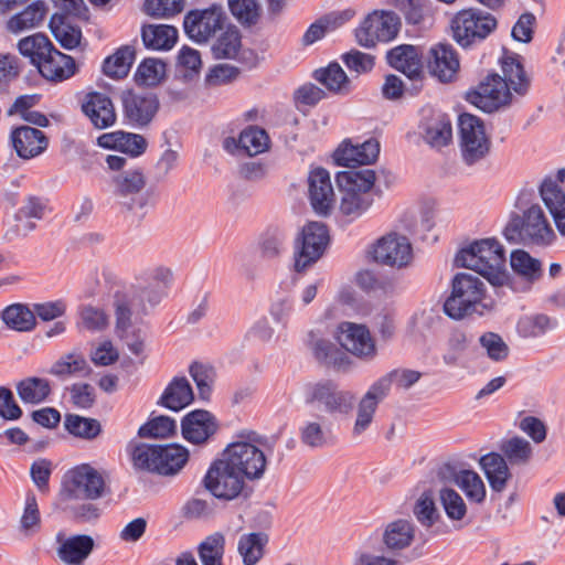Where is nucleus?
<instances>
[{
    "mask_svg": "<svg viewBox=\"0 0 565 565\" xmlns=\"http://www.w3.org/2000/svg\"><path fill=\"white\" fill-rule=\"evenodd\" d=\"M504 77L498 73L488 74L477 87L466 93V100L484 113H493L511 100L510 87L524 95L530 86L524 67L514 57H508L502 63Z\"/></svg>",
    "mask_w": 565,
    "mask_h": 565,
    "instance_id": "nucleus-1",
    "label": "nucleus"
},
{
    "mask_svg": "<svg viewBox=\"0 0 565 565\" xmlns=\"http://www.w3.org/2000/svg\"><path fill=\"white\" fill-rule=\"evenodd\" d=\"M455 266L469 268L480 274L497 287L508 284L505 250L495 238H482L461 248L455 257Z\"/></svg>",
    "mask_w": 565,
    "mask_h": 565,
    "instance_id": "nucleus-2",
    "label": "nucleus"
},
{
    "mask_svg": "<svg viewBox=\"0 0 565 565\" xmlns=\"http://www.w3.org/2000/svg\"><path fill=\"white\" fill-rule=\"evenodd\" d=\"M238 437V441L226 447L223 458L244 478L258 480L267 466L265 451L271 452L276 441L254 430H242Z\"/></svg>",
    "mask_w": 565,
    "mask_h": 565,
    "instance_id": "nucleus-3",
    "label": "nucleus"
},
{
    "mask_svg": "<svg viewBox=\"0 0 565 565\" xmlns=\"http://www.w3.org/2000/svg\"><path fill=\"white\" fill-rule=\"evenodd\" d=\"M337 185L342 194L340 212L349 222L362 216L373 204L371 192L375 182L372 169H351L340 171L335 175Z\"/></svg>",
    "mask_w": 565,
    "mask_h": 565,
    "instance_id": "nucleus-4",
    "label": "nucleus"
},
{
    "mask_svg": "<svg viewBox=\"0 0 565 565\" xmlns=\"http://www.w3.org/2000/svg\"><path fill=\"white\" fill-rule=\"evenodd\" d=\"M132 466L137 470L163 477L178 475L189 460V450L179 444H136L130 450Z\"/></svg>",
    "mask_w": 565,
    "mask_h": 565,
    "instance_id": "nucleus-5",
    "label": "nucleus"
},
{
    "mask_svg": "<svg viewBox=\"0 0 565 565\" xmlns=\"http://www.w3.org/2000/svg\"><path fill=\"white\" fill-rule=\"evenodd\" d=\"M422 377V373L409 369H396L374 382L358 404L352 434L360 436L372 424L379 404L387 396L392 383L409 388Z\"/></svg>",
    "mask_w": 565,
    "mask_h": 565,
    "instance_id": "nucleus-6",
    "label": "nucleus"
},
{
    "mask_svg": "<svg viewBox=\"0 0 565 565\" xmlns=\"http://www.w3.org/2000/svg\"><path fill=\"white\" fill-rule=\"evenodd\" d=\"M486 287L475 275L458 273L451 281V294L444 303L445 313L456 320L473 313L483 315L491 305L483 302Z\"/></svg>",
    "mask_w": 565,
    "mask_h": 565,
    "instance_id": "nucleus-7",
    "label": "nucleus"
},
{
    "mask_svg": "<svg viewBox=\"0 0 565 565\" xmlns=\"http://www.w3.org/2000/svg\"><path fill=\"white\" fill-rule=\"evenodd\" d=\"M503 236L509 243L526 246H548L556 237L539 204H532L523 215L513 213L503 230Z\"/></svg>",
    "mask_w": 565,
    "mask_h": 565,
    "instance_id": "nucleus-8",
    "label": "nucleus"
},
{
    "mask_svg": "<svg viewBox=\"0 0 565 565\" xmlns=\"http://www.w3.org/2000/svg\"><path fill=\"white\" fill-rule=\"evenodd\" d=\"M303 402L328 415H347L354 406L355 397L350 391L340 388L329 379L307 383L303 387Z\"/></svg>",
    "mask_w": 565,
    "mask_h": 565,
    "instance_id": "nucleus-9",
    "label": "nucleus"
},
{
    "mask_svg": "<svg viewBox=\"0 0 565 565\" xmlns=\"http://www.w3.org/2000/svg\"><path fill=\"white\" fill-rule=\"evenodd\" d=\"M498 26L497 19L477 8L458 11L450 21L454 40L463 49L483 42Z\"/></svg>",
    "mask_w": 565,
    "mask_h": 565,
    "instance_id": "nucleus-10",
    "label": "nucleus"
},
{
    "mask_svg": "<svg viewBox=\"0 0 565 565\" xmlns=\"http://www.w3.org/2000/svg\"><path fill=\"white\" fill-rule=\"evenodd\" d=\"M107 490L103 475L89 463L68 470L63 479L62 493L68 500L95 501Z\"/></svg>",
    "mask_w": 565,
    "mask_h": 565,
    "instance_id": "nucleus-11",
    "label": "nucleus"
},
{
    "mask_svg": "<svg viewBox=\"0 0 565 565\" xmlns=\"http://www.w3.org/2000/svg\"><path fill=\"white\" fill-rule=\"evenodd\" d=\"M462 159L472 166L487 157L491 141L484 131L483 121L471 114L463 113L458 118Z\"/></svg>",
    "mask_w": 565,
    "mask_h": 565,
    "instance_id": "nucleus-12",
    "label": "nucleus"
},
{
    "mask_svg": "<svg viewBox=\"0 0 565 565\" xmlns=\"http://www.w3.org/2000/svg\"><path fill=\"white\" fill-rule=\"evenodd\" d=\"M226 13L222 6L212 4L206 9L189 11L183 19L185 34L196 43H206L226 25Z\"/></svg>",
    "mask_w": 565,
    "mask_h": 565,
    "instance_id": "nucleus-13",
    "label": "nucleus"
},
{
    "mask_svg": "<svg viewBox=\"0 0 565 565\" xmlns=\"http://www.w3.org/2000/svg\"><path fill=\"white\" fill-rule=\"evenodd\" d=\"M401 26L399 17L393 11H373L355 30L360 45L373 47L377 42H390L396 38Z\"/></svg>",
    "mask_w": 565,
    "mask_h": 565,
    "instance_id": "nucleus-14",
    "label": "nucleus"
},
{
    "mask_svg": "<svg viewBox=\"0 0 565 565\" xmlns=\"http://www.w3.org/2000/svg\"><path fill=\"white\" fill-rule=\"evenodd\" d=\"M329 241V230L323 223L310 222L305 225L300 237L296 242V270L302 271L320 259L326 252Z\"/></svg>",
    "mask_w": 565,
    "mask_h": 565,
    "instance_id": "nucleus-15",
    "label": "nucleus"
},
{
    "mask_svg": "<svg viewBox=\"0 0 565 565\" xmlns=\"http://www.w3.org/2000/svg\"><path fill=\"white\" fill-rule=\"evenodd\" d=\"M203 481L213 497L223 500L237 498L245 486L244 477L224 458L212 462Z\"/></svg>",
    "mask_w": 565,
    "mask_h": 565,
    "instance_id": "nucleus-16",
    "label": "nucleus"
},
{
    "mask_svg": "<svg viewBox=\"0 0 565 565\" xmlns=\"http://www.w3.org/2000/svg\"><path fill=\"white\" fill-rule=\"evenodd\" d=\"M125 122L132 128H145L159 110V99L152 93H137L126 89L120 94Z\"/></svg>",
    "mask_w": 565,
    "mask_h": 565,
    "instance_id": "nucleus-17",
    "label": "nucleus"
},
{
    "mask_svg": "<svg viewBox=\"0 0 565 565\" xmlns=\"http://www.w3.org/2000/svg\"><path fill=\"white\" fill-rule=\"evenodd\" d=\"M337 340L340 345L360 359L371 360L376 354V347L369 329L363 324L342 322L338 327Z\"/></svg>",
    "mask_w": 565,
    "mask_h": 565,
    "instance_id": "nucleus-18",
    "label": "nucleus"
},
{
    "mask_svg": "<svg viewBox=\"0 0 565 565\" xmlns=\"http://www.w3.org/2000/svg\"><path fill=\"white\" fill-rule=\"evenodd\" d=\"M218 429V420L211 412L205 409H194L181 420L182 437L193 445L207 444Z\"/></svg>",
    "mask_w": 565,
    "mask_h": 565,
    "instance_id": "nucleus-19",
    "label": "nucleus"
},
{
    "mask_svg": "<svg viewBox=\"0 0 565 565\" xmlns=\"http://www.w3.org/2000/svg\"><path fill=\"white\" fill-rule=\"evenodd\" d=\"M412 257L413 249L408 238L396 233L379 239L373 249L374 260L391 267H405L409 264Z\"/></svg>",
    "mask_w": 565,
    "mask_h": 565,
    "instance_id": "nucleus-20",
    "label": "nucleus"
},
{
    "mask_svg": "<svg viewBox=\"0 0 565 565\" xmlns=\"http://www.w3.org/2000/svg\"><path fill=\"white\" fill-rule=\"evenodd\" d=\"M427 67L429 74L440 83H451L460 67L458 53L451 44L438 43L429 50Z\"/></svg>",
    "mask_w": 565,
    "mask_h": 565,
    "instance_id": "nucleus-21",
    "label": "nucleus"
},
{
    "mask_svg": "<svg viewBox=\"0 0 565 565\" xmlns=\"http://www.w3.org/2000/svg\"><path fill=\"white\" fill-rule=\"evenodd\" d=\"M10 142L21 159H33L42 154L49 147L47 136L36 127L21 125L10 132Z\"/></svg>",
    "mask_w": 565,
    "mask_h": 565,
    "instance_id": "nucleus-22",
    "label": "nucleus"
},
{
    "mask_svg": "<svg viewBox=\"0 0 565 565\" xmlns=\"http://www.w3.org/2000/svg\"><path fill=\"white\" fill-rule=\"evenodd\" d=\"M380 154V143L371 138L361 145L344 141L334 152V163L339 167L354 168L375 162Z\"/></svg>",
    "mask_w": 565,
    "mask_h": 565,
    "instance_id": "nucleus-23",
    "label": "nucleus"
},
{
    "mask_svg": "<svg viewBox=\"0 0 565 565\" xmlns=\"http://www.w3.org/2000/svg\"><path fill=\"white\" fill-rule=\"evenodd\" d=\"M82 110L97 129H107L116 124L117 113L114 103L104 93L90 92L86 94Z\"/></svg>",
    "mask_w": 565,
    "mask_h": 565,
    "instance_id": "nucleus-24",
    "label": "nucleus"
},
{
    "mask_svg": "<svg viewBox=\"0 0 565 565\" xmlns=\"http://www.w3.org/2000/svg\"><path fill=\"white\" fill-rule=\"evenodd\" d=\"M116 193L121 198H130L124 202L128 210L145 209L150 204V193H141L146 185V179L140 170L125 172L115 179Z\"/></svg>",
    "mask_w": 565,
    "mask_h": 565,
    "instance_id": "nucleus-25",
    "label": "nucleus"
},
{
    "mask_svg": "<svg viewBox=\"0 0 565 565\" xmlns=\"http://www.w3.org/2000/svg\"><path fill=\"white\" fill-rule=\"evenodd\" d=\"M45 54L36 68L46 81L61 83L77 73L75 60L71 55L60 52L54 45Z\"/></svg>",
    "mask_w": 565,
    "mask_h": 565,
    "instance_id": "nucleus-26",
    "label": "nucleus"
},
{
    "mask_svg": "<svg viewBox=\"0 0 565 565\" xmlns=\"http://www.w3.org/2000/svg\"><path fill=\"white\" fill-rule=\"evenodd\" d=\"M309 199L313 210L328 215L333 204V188L329 172L323 168L313 169L308 178Z\"/></svg>",
    "mask_w": 565,
    "mask_h": 565,
    "instance_id": "nucleus-27",
    "label": "nucleus"
},
{
    "mask_svg": "<svg viewBox=\"0 0 565 565\" xmlns=\"http://www.w3.org/2000/svg\"><path fill=\"white\" fill-rule=\"evenodd\" d=\"M390 66L403 73L412 81H422L423 64L419 51L411 44L393 47L386 54Z\"/></svg>",
    "mask_w": 565,
    "mask_h": 565,
    "instance_id": "nucleus-28",
    "label": "nucleus"
},
{
    "mask_svg": "<svg viewBox=\"0 0 565 565\" xmlns=\"http://www.w3.org/2000/svg\"><path fill=\"white\" fill-rule=\"evenodd\" d=\"M116 332H126L131 327V317L143 316L147 308L139 289L117 292L115 296Z\"/></svg>",
    "mask_w": 565,
    "mask_h": 565,
    "instance_id": "nucleus-29",
    "label": "nucleus"
},
{
    "mask_svg": "<svg viewBox=\"0 0 565 565\" xmlns=\"http://www.w3.org/2000/svg\"><path fill=\"white\" fill-rule=\"evenodd\" d=\"M308 344L310 345L316 360L334 370H347L351 364L348 354L338 349L330 340L320 338L318 332L311 330L308 333Z\"/></svg>",
    "mask_w": 565,
    "mask_h": 565,
    "instance_id": "nucleus-30",
    "label": "nucleus"
},
{
    "mask_svg": "<svg viewBox=\"0 0 565 565\" xmlns=\"http://www.w3.org/2000/svg\"><path fill=\"white\" fill-rule=\"evenodd\" d=\"M414 540L415 525L406 519H398L387 523L382 534L384 547L394 555L408 548Z\"/></svg>",
    "mask_w": 565,
    "mask_h": 565,
    "instance_id": "nucleus-31",
    "label": "nucleus"
},
{
    "mask_svg": "<svg viewBox=\"0 0 565 565\" xmlns=\"http://www.w3.org/2000/svg\"><path fill=\"white\" fill-rule=\"evenodd\" d=\"M540 195L551 213L557 231L565 236V192L562 186L552 178H545L540 186Z\"/></svg>",
    "mask_w": 565,
    "mask_h": 565,
    "instance_id": "nucleus-32",
    "label": "nucleus"
},
{
    "mask_svg": "<svg viewBox=\"0 0 565 565\" xmlns=\"http://www.w3.org/2000/svg\"><path fill=\"white\" fill-rule=\"evenodd\" d=\"M95 546L92 536L77 534L66 539L57 548L60 559L67 565H82Z\"/></svg>",
    "mask_w": 565,
    "mask_h": 565,
    "instance_id": "nucleus-33",
    "label": "nucleus"
},
{
    "mask_svg": "<svg viewBox=\"0 0 565 565\" xmlns=\"http://www.w3.org/2000/svg\"><path fill=\"white\" fill-rule=\"evenodd\" d=\"M54 39L65 50H74L81 45L82 30L71 22L70 15L54 13L49 23Z\"/></svg>",
    "mask_w": 565,
    "mask_h": 565,
    "instance_id": "nucleus-34",
    "label": "nucleus"
},
{
    "mask_svg": "<svg viewBox=\"0 0 565 565\" xmlns=\"http://www.w3.org/2000/svg\"><path fill=\"white\" fill-rule=\"evenodd\" d=\"M480 466L488 479L491 489L502 492L511 478L510 469L504 457L498 452H489L481 457Z\"/></svg>",
    "mask_w": 565,
    "mask_h": 565,
    "instance_id": "nucleus-35",
    "label": "nucleus"
},
{
    "mask_svg": "<svg viewBox=\"0 0 565 565\" xmlns=\"http://www.w3.org/2000/svg\"><path fill=\"white\" fill-rule=\"evenodd\" d=\"M193 397V391L186 377H174L163 391L158 404L178 412L188 406Z\"/></svg>",
    "mask_w": 565,
    "mask_h": 565,
    "instance_id": "nucleus-36",
    "label": "nucleus"
},
{
    "mask_svg": "<svg viewBox=\"0 0 565 565\" xmlns=\"http://www.w3.org/2000/svg\"><path fill=\"white\" fill-rule=\"evenodd\" d=\"M141 39L147 49L168 51L178 40V30L167 24H145L141 29Z\"/></svg>",
    "mask_w": 565,
    "mask_h": 565,
    "instance_id": "nucleus-37",
    "label": "nucleus"
},
{
    "mask_svg": "<svg viewBox=\"0 0 565 565\" xmlns=\"http://www.w3.org/2000/svg\"><path fill=\"white\" fill-rule=\"evenodd\" d=\"M423 137L434 148L447 146L452 139L451 120L448 115L438 113L423 125Z\"/></svg>",
    "mask_w": 565,
    "mask_h": 565,
    "instance_id": "nucleus-38",
    "label": "nucleus"
},
{
    "mask_svg": "<svg viewBox=\"0 0 565 565\" xmlns=\"http://www.w3.org/2000/svg\"><path fill=\"white\" fill-rule=\"evenodd\" d=\"M0 317L9 329L18 332H30L36 327L34 312L25 303L9 305L0 312Z\"/></svg>",
    "mask_w": 565,
    "mask_h": 565,
    "instance_id": "nucleus-39",
    "label": "nucleus"
},
{
    "mask_svg": "<svg viewBox=\"0 0 565 565\" xmlns=\"http://www.w3.org/2000/svg\"><path fill=\"white\" fill-rule=\"evenodd\" d=\"M324 423L326 418L323 416H318L313 420H305L299 427L300 441L312 449L324 448L330 445L332 435Z\"/></svg>",
    "mask_w": 565,
    "mask_h": 565,
    "instance_id": "nucleus-40",
    "label": "nucleus"
},
{
    "mask_svg": "<svg viewBox=\"0 0 565 565\" xmlns=\"http://www.w3.org/2000/svg\"><path fill=\"white\" fill-rule=\"evenodd\" d=\"M313 78L334 94L347 95L351 92V82L337 62L313 72Z\"/></svg>",
    "mask_w": 565,
    "mask_h": 565,
    "instance_id": "nucleus-41",
    "label": "nucleus"
},
{
    "mask_svg": "<svg viewBox=\"0 0 565 565\" xmlns=\"http://www.w3.org/2000/svg\"><path fill=\"white\" fill-rule=\"evenodd\" d=\"M242 47V35L237 26L227 24L216 41L211 46L212 55L216 60H232L235 58Z\"/></svg>",
    "mask_w": 565,
    "mask_h": 565,
    "instance_id": "nucleus-42",
    "label": "nucleus"
},
{
    "mask_svg": "<svg viewBox=\"0 0 565 565\" xmlns=\"http://www.w3.org/2000/svg\"><path fill=\"white\" fill-rule=\"evenodd\" d=\"M556 327V319L544 313H535L521 317L516 323V332L525 339L540 338Z\"/></svg>",
    "mask_w": 565,
    "mask_h": 565,
    "instance_id": "nucleus-43",
    "label": "nucleus"
},
{
    "mask_svg": "<svg viewBox=\"0 0 565 565\" xmlns=\"http://www.w3.org/2000/svg\"><path fill=\"white\" fill-rule=\"evenodd\" d=\"M135 57V49L130 45H124L113 55L105 58L103 63V72L111 78H124L128 75Z\"/></svg>",
    "mask_w": 565,
    "mask_h": 565,
    "instance_id": "nucleus-44",
    "label": "nucleus"
},
{
    "mask_svg": "<svg viewBox=\"0 0 565 565\" xmlns=\"http://www.w3.org/2000/svg\"><path fill=\"white\" fill-rule=\"evenodd\" d=\"M237 146L247 156L254 157L269 149L270 138L264 128L250 125L241 131Z\"/></svg>",
    "mask_w": 565,
    "mask_h": 565,
    "instance_id": "nucleus-45",
    "label": "nucleus"
},
{
    "mask_svg": "<svg viewBox=\"0 0 565 565\" xmlns=\"http://www.w3.org/2000/svg\"><path fill=\"white\" fill-rule=\"evenodd\" d=\"M268 540V535L264 532L243 534L239 537L237 550L244 565H256L259 562Z\"/></svg>",
    "mask_w": 565,
    "mask_h": 565,
    "instance_id": "nucleus-46",
    "label": "nucleus"
},
{
    "mask_svg": "<svg viewBox=\"0 0 565 565\" xmlns=\"http://www.w3.org/2000/svg\"><path fill=\"white\" fill-rule=\"evenodd\" d=\"M20 399L25 404H40L51 394L50 382L41 377H26L20 381L17 386Z\"/></svg>",
    "mask_w": 565,
    "mask_h": 565,
    "instance_id": "nucleus-47",
    "label": "nucleus"
},
{
    "mask_svg": "<svg viewBox=\"0 0 565 565\" xmlns=\"http://www.w3.org/2000/svg\"><path fill=\"white\" fill-rule=\"evenodd\" d=\"M46 6L44 1L38 0L28 6L23 11L13 15L8 26L12 32H20L26 29L39 26L46 15Z\"/></svg>",
    "mask_w": 565,
    "mask_h": 565,
    "instance_id": "nucleus-48",
    "label": "nucleus"
},
{
    "mask_svg": "<svg viewBox=\"0 0 565 565\" xmlns=\"http://www.w3.org/2000/svg\"><path fill=\"white\" fill-rule=\"evenodd\" d=\"M65 429L73 436L92 440L102 433V425L95 418L67 414L64 420Z\"/></svg>",
    "mask_w": 565,
    "mask_h": 565,
    "instance_id": "nucleus-49",
    "label": "nucleus"
},
{
    "mask_svg": "<svg viewBox=\"0 0 565 565\" xmlns=\"http://www.w3.org/2000/svg\"><path fill=\"white\" fill-rule=\"evenodd\" d=\"M52 47L53 43L42 33H35L26 36L18 43L19 52L23 56L30 57V61L34 66H38L46 55L45 53H47Z\"/></svg>",
    "mask_w": 565,
    "mask_h": 565,
    "instance_id": "nucleus-50",
    "label": "nucleus"
},
{
    "mask_svg": "<svg viewBox=\"0 0 565 565\" xmlns=\"http://www.w3.org/2000/svg\"><path fill=\"white\" fill-rule=\"evenodd\" d=\"M198 550L203 565H223L225 537L222 533L215 532L201 542Z\"/></svg>",
    "mask_w": 565,
    "mask_h": 565,
    "instance_id": "nucleus-51",
    "label": "nucleus"
},
{
    "mask_svg": "<svg viewBox=\"0 0 565 565\" xmlns=\"http://www.w3.org/2000/svg\"><path fill=\"white\" fill-rule=\"evenodd\" d=\"M510 265L513 271L525 277L529 281H534L542 275L541 262L523 249L512 252Z\"/></svg>",
    "mask_w": 565,
    "mask_h": 565,
    "instance_id": "nucleus-52",
    "label": "nucleus"
},
{
    "mask_svg": "<svg viewBox=\"0 0 565 565\" xmlns=\"http://www.w3.org/2000/svg\"><path fill=\"white\" fill-rule=\"evenodd\" d=\"M500 449L511 465H526L532 457L531 444L519 436L504 440Z\"/></svg>",
    "mask_w": 565,
    "mask_h": 565,
    "instance_id": "nucleus-53",
    "label": "nucleus"
},
{
    "mask_svg": "<svg viewBox=\"0 0 565 565\" xmlns=\"http://www.w3.org/2000/svg\"><path fill=\"white\" fill-rule=\"evenodd\" d=\"M166 75V64L157 58H145L135 73V81L139 85L156 86Z\"/></svg>",
    "mask_w": 565,
    "mask_h": 565,
    "instance_id": "nucleus-54",
    "label": "nucleus"
},
{
    "mask_svg": "<svg viewBox=\"0 0 565 565\" xmlns=\"http://www.w3.org/2000/svg\"><path fill=\"white\" fill-rule=\"evenodd\" d=\"M470 342L471 338L466 331L460 329L452 330L447 340L446 352L443 355L444 363L449 366L457 365Z\"/></svg>",
    "mask_w": 565,
    "mask_h": 565,
    "instance_id": "nucleus-55",
    "label": "nucleus"
},
{
    "mask_svg": "<svg viewBox=\"0 0 565 565\" xmlns=\"http://www.w3.org/2000/svg\"><path fill=\"white\" fill-rule=\"evenodd\" d=\"M175 420L169 416L160 415L141 425L138 435L141 438H167L175 434Z\"/></svg>",
    "mask_w": 565,
    "mask_h": 565,
    "instance_id": "nucleus-56",
    "label": "nucleus"
},
{
    "mask_svg": "<svg viewBox=\"0 0 565 565\" xmlns=\"http://www.w3.org/2000/svg\"><path fill=\"white\" fill-rule=\"evenodd\" d=\"M414 515L425 527H431L439 519L431 491H424L417 499L414 509Z\"/></svg>",
    "mask_w": 565,
    "mask_h": 565,
    "instance_id": "nucleus-57",
    "label": "nucleus"
},
{
    "mask_svg": "<svg viewBox=\"0 0 565 565\" xmlns=\"http://www.w3.org/2000/svg\"><path fill=\"white\" fill-rule=\"evenodd\" d=\"M228 8L244 26L255 25L259 20V6L256 0H228Z\"/></svg>",
    "mask_w": 565,
    "mask_h": 565,
    "instance_id": "nucleus-58",
    "label": "nucleus"
},
{
    "mask_svg": "<svg viewBox=\"0 0 565 565\" xmlns=\"http://www.w3.org/2000/svg\"><path fill=\"white\" fill-rule=\"evenodd\" d=\"M439 500L450 520L460 521L466 516L467 505L456 490L451 488L440 489Z\"/></svg>",
    "mask_w": 565,
    "mask_h": 565,
    "instance_id": "nucleus-59",
    "label": "nucleus"
},
{
    "mask_svg": "<svg viewBox=\"0 0 565 565\" xmlns=\"http://www.w3.org/2000/svg\"><path fill=\"white\" fill-rule=\"evenodd\" d=\"M457 486L471 501L480 503L486 498V488L479 475L472 470H461Z\"/></svg>",
    "mask_w": 565,
    "mask_h": 565,
    "instance_id": "nucleus-60",
    "label": "nucleus"
},
{
    "mask_svg": "<svg viewBox=\"0 0 565 565\" xmlns=\"http://www.w3.org/2000/svg\"><path fill=\"white\" fill-rule=\"evenodd\" d=\"M480 345L486 350L487 355L494 362L504 361L510 353L509 345L502 337L494 332H486L479 338Z\"/></svg>",
    "mask_w": 565,
    "mask_h": 565,
    "instance_id": "nucleus-61",
    "label": "nucleus"
},
{
    "mask_svg": "<svg viewBox=\"0 0 565 565\" xmlns=\"http://www.w3.org/2000/svg\"><path fill=\"white\" fill-rule=\"evenodd\" d=\"M285 241L286 234L282 230L268 228L260 241L262 256L269 259L279 256L284 249Z\"/></svg>",
    "mask_w": 565,
    "mask_h": 565,
    "instance_id": "nucleus-62",
    "label": "nucleus"
},
{
    "mask_svg": "<svg viewBox=\"0 0 565 565\" xmlns=\"http://www.w3.org/2000/svg\"><path fill=\"white\" fill-rule=\"evenodd\" d=\"M189 371L196 385L200 398L204 401L209 399L212 393L211 370L202 363L193 362Z\"/></svg>",
    "mask_w": 565,
    "mask_h": 565,
    "instance_id": "nucleus-63",
    "label": "nucleus"
},
{
    "mask_svg": "<svg viewBox=\"0 0 565 565\" xmlns=\"http://www.w3.org/2000/svg\"><path fill=\"white\" fill-rule=\"evenodd\" d=\"M183 9V0H146L143 10L152 17H171Z\"/></svg>",
    "mask_w": 565,
    "mask_h": 565,
    "instance_id": "nucleus-64",
    "label": "nucleus"
}]
</instances>
